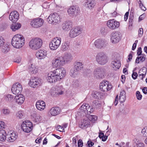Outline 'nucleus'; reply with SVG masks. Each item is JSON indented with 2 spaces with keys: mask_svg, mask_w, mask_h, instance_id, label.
Returning a JSON list of instances; mask_svg holds the SVG:
<instances>
[{
  "mask_svg": "<svg viewBox=\"0 0 147 147\" xmlns=\"http://www.w3.org/2000/svg\"><path fill=\"white\" fill-rule=\"evenodd\" d=\"M4 122L2 121H0V129L4 128Z\"/></svg>",
  "mask_w": 147,
  "mask_h": 147,
  "instance_id": "62",
  "label": "nucleus"
},
{
  "mask_svg": "<svg viewBox=\"0 0 147 147\" xmlns=\"http://www.w3.org/2000/svg\"><path fill=\"white\" fill-rule=\"evenodd\" d=\"M82 28L79 27H76L72 28L70 31L69 36L71 38H74L81 34Z\"/></svg>",
  "mask_w": 147,
  "mask_h": 147,
  "instance_id": "13",
  "label": "nucleus"
},
{
  "mask_svg": "<svg viewBox=\"0 0 147 147\" xmlns=\"http://www.w3.org/2000/svg\"><path fill=\"white\" fill-rule=\"evenodd\" d=\"M113 86L111 83L106 80H104L101 82L99 86L100 89L103 92L109 90Z\"/></svg>",
  "mask_w": 147,
  "mask_h": 147,
  "instance_id": "11",
  "label": "nucleus"
},
{
  "mask_svg": "<svg viewBox=\"0 0 147 147\" xmlns=\"http://www.w3.org/2000/svg\"><path fill=\"white\" fill-rule=\"evenodd\" d=\"M45 103L42 100H39L36 103V108L40 111H42L45 108Z\"/></svg>",
  "mask_w": 147,
  "mask_h": 147,
  "instance_id": "25",
  "label": "nucleus"
},
{
  "mask_svg": "<svg viewBox=\"0 0 147 147\" xmlns=\"http://www.w3.org/2000/svg\"><path fill=\"white\" fill-rule=\"evenodd\" d=\"M107 40L104 38H99L96 40L94 42L95 47L99 49L104 48L107 45Z\"/></svg>",
  "mask_w": 147,
  "mask_h": 147,
  "instance_id": "10",
  "label": "nucleus"
},
{
  "mask_svg": "<svg viewBox=\"0 0 147 147\" xmlns=\"http://www.w3.org/2000/svg\"><path fill=\"white\" fill-rule=\"evenodd\" d=\"M71 27V23L70 21H67L62 25V29L65 31H68Z\"/></svg>",
  "mask_w": 147,
  "mask_h": 147,
  "instance_id": "29",
  "label": "nucleus"
},
{
  "mask_svg": "<svg viewBox=\"0 0 147 147\" xmlns=\"http://www.w3.org/2000/svg\"><path fill=\"white\" fill-rule=\"evenodd\" d=\"M67 12L69 16L75 17L79 13L78 7L74 6H71L68 9Z\"/></svg>",
  "mask_w": 147,
  "mask_h": 147,
  "instance_id": "17",
  "label": "nucleus"
},
{
  "mask_svg": "<svg viewBox=\"0 0 147 147\" xmlns=\"http://www.w3.org/2000/svg\"><path fill=\"white\" fill-rule=\"evenodd\" d=\"M83 142L81 140H79L78 141V146L79 147H82L83 146Z\"/></svg>",
  "mask_w": 147,
  "mask_h": 147,
  "instance_id": "57",
  "label": "nucleus"
},
{
  "mask_svg": "<svg viewBox=\"0 0 147 147\" xmlns=\"http://www.w3.org/2000/svg\"><path fill=\"white\" fill-rule=\"evenodd\" d=\"M42 80L35 77H32L29 83V85L32 87L35 88L40 85L41 84Z\"/></svg>",
  "mask_w": 147,
  "mask_h": 147,
  "instance_id": "16",
  "label": "nucleus"
},
{
  "mask_svg": "<svg viewBox=\"0 0 147 147\" xmlns=\"http://www.w3.org/2000/svg\"><path fill=\"white\" fill-rule=\"evenodd\" d=\"M117 13L116 11H114L113 13H111L110 15L111 17H115L117 15Z\"/></svg>",
  "mask_w": 147,
  "mask_h": 147,
  "instance_id": "58",
  "label": "nucleus"
},
{
  "mask_svg": "<svg viewBox=\"0 0 147 147\" xmlns=\"http://www.w3.org/2000/svg\"><path fill=\"white\" fill-rule=\"evenodd\" d=\"M62 59L65 65L66 63H67L71 61L72 59L71 55L69 53H65L63 57L61 56Z\"/></svg>",
  "mask_w": 147,
  "mask_h": 147,
  "instance_id": "24",
  "label": "nucleus"
},
{
  "mask_svg": "<svg viewBox=\"0 0 147 147\" xmlns=\"http://www.w3.org/2000/svg\"><path fill=\"white\" fill-rule=\"evenodd\" d=\"M36 55L38 59H43L45 58L46 55V51L45 50H39L36 52Z\"/></svg>",
  "mask_w": 147,
  "mask_h": 147,
  "instance_id": "26",
  "label": "nucleus"
},
{
  "mask_svg": "<svg viewBox=\"0 0 147 147\" xmlns=\"http://www.w3.org/2000/svg\"><path fill=\"white\" fill-rule=\"evenodd\" d=\"M21 27V24L19 23H13L11 25V28L13 31H15L19 29Z\"/></svg>",
  "mask_w": 147,
  "mask_h": 147,
  "instance_id": "34",
  "label": "nucleus"
},
{
  "mask_svg": "<svg viewBox=\"0 0 147 147\" xmlns=\"http://www.w3.org/2000/svg\"><path fill=\"white\" fill-rule=\"evenodd\" d=\"M43 23L44 20L42 19L38 18L32 20L30 25L33 28H37L41 27Z\"/></svg>",
  "mask_w": 147,
  "mask_h": 147,
  "instance_id": "12",
  "label": "nucleus"
},
{
  "mask_svg": "<svg viewBox=\"0 0 147 147\" xmlns=\"http://www.w3.org/2000/svg\"><path fill=\"white\" fill-rule=\"evenodd\" d=\"M145 18V15L143 14L140 16L139 18V21H140L143 19Z\"/></svg>",
  "mask_w": 147,
  "mask_h": 147,
  "instance_id": "63",
  "label": "nucleus"
},
{
  "mask_svg": "<svg viewBox=\"0 0 147 147\" xmlns=\"http://www.w3.org/2000/svg\"><path fill=\"white\" fill-rule=\"evenodd\" d=\"M125 92L123 90H122L120 92L119 100L121 103L124 102L126 99Z\"/></svg>",
  "mask_w": 147,
  "mask_h": 147,
  "instance_id": "32",
  "label": "nucleus"
},
{
  "mask_svg": "<svg viewBox=\"0 0 147 147\" xmlns=\"http://www.w3.org/2000/svg\"><path fill=\"white\" fill-rule=\"evenodd\" d=\"M60 109L59 107H55L52 108L48 113V116L50 118L52 116L57 115L60 113Z\"/></svg>",
  "mask_w": 147,
  "mask_h": 147,
  "instance_id": "21",
  "label": "nucleus"
},
{
  "mask_svg": "<svg viewBox=\"0 0 147 147\" xmlns=\"http://www.w3.org/2000/svg\"><path fill=\"white\" fill-rule=\"evenodd\" d=\"M96 5L94 0H86L84 4V6L87 9H93Z\"/></svg>",
  "mask_w": 147,
  "mask_h": 147,
  "instance_id": "22",
  "label": "nucleus"
},
{
  "mask_svg": "<svg viewBox=\"0 0 147 147\" xmlns=\"http://www.w3.org/2000/svg\"><path fill=\"white\" fill-rule=\"evenodd\" d=\"M142 48L140 47H139L138 48V49L137 50V54L138 55V56H140V55H142Z\"/></svg>",
  "mask_w": 147,
  "mask_h": 147,
  "instance_id": "56",
  "label": "nucleus"
},
{
  "mask_svg": "<svg viewBox=\"0 0 147 147\" xmlns=\"http://www.w3.org/2000/svg\"><path fill=\"white\" fill-rule=\"evenodd\" d=\"M4 43V39L1 36H0V47L3 45V44Z\"/></svg>",
  "mask_w": 147,
  "mask_h": 147,
  "instance_id": "55",
  "label": "nucleus"
},
{
  "mask_svg": "<svg viewBox=\"0 0 147 147\" xmlns=\"http://www.w3.org/2000/svg\"><path fill=\"white\" fill-rule=\"evenodd\" d=\"M50 93L52 96L57 97L63 94L64 88L62 85L55 86L52 87Z\"/></svg>",
  "mask_w": 147,
  "mask_h": 147,
  "instance_id": "4",
  "label": "nucleus"
},
{
  "mask_svg": "<svg viewBox=\"0 0 147 147\" xmlns=\"http://www.w3.org/2000/svg\"><path fill=\"white\" fill-rule=\"evenodd\" d=\"M129 16V12H127L124 16V20L125 21H126L128 19Z\"/></svg>",
  "mask_w": 147,
  "mask_h": 147,
  "instance_id": "61",
  "label": "nucleus"
},
{
  "mask_svg": "<svg viewBox=\"0 0 147 147\" xmlns=\"http://www.w3.org/2000/svg\"><path fill=\"white\" fill-rule=\"evenodd\" d=\"M3 113L5 115L9 113V110L7 109H3Z\"/></svg>",
  "mask_w": 147,
  "mask_h": 147,
  "instance_id": "59",
  "label": "nucleus"
},
{
  "mask_svg": "<svg viewBox=\"0 0 147 147\" xmlns=\"http://www.w3.org/2000/svg\"><path fill=\"white\" fill-rule=\"evenodd\" d=\"M69 44L68 41H65L62 45L61 50L63 51L67 50L69 48Z\"/></svg>",
  "mask_w": 147,
  "mask_h": 147,
  "instance_id": "37",
  "label": "nucleus"
},
{
  "mask_svg": "<svg viewBox=\"0 0 147 147\" xmlns=\"http://www.w3.org/2000/svg\"><path fill=\"white\" fill-rule=\"evenodd\" d=\"M83 64L82 63L77 62L75 63L74 68L79 71L83 68Z\"/></svg>",
  "mask_w": 147,
  "mask_h": 147,
  "instance_id": "38",
  "label": "nucleus"
},
{
  "mask_svg": "<svg viewBox=\"0 0 147 147\" xmlns=\"http://www.w3.org/2000/svg\"><path fill=\"white\" fill-rule=\"evenodd\" d=\"M120 33L118 32H115L112 33L111 36V41L114 44L118 42L120 40Z\"/></svg>",
  "mask_w": 147,
  "mask_h": 147,
  "instance_id": "18",
  "label": "nucleus"
},
{
  "mask_svg": "<svg viewBox=\"0 0 147 147\" xmlns=\"http://www.w3.org/2000/svg\"><path fill=\"white\" fill-rule=\"evenodd\" d=\"M31 116L34 118L36 122H38L41 120V116L38 115H37L35 113H34L32 114Z\"/></svg>",
  "mask_w": 147,
  "mask_h": 147,
  "instance_id": "41",
  "label": "nucleus"
},
{
  "mask_svg": "<svg viewBox=\"0 0 147 147\" xmlns=\"http://www.w3.org/2000/svg\"><path fill=\"white\" fill-rule=\"evenodd\" d=\"M144 144L142 142H140L137 144V147H144Z\"/></svg>",
  "mask_w": 147,
  "mask_h": 147,
  "instance_id": "60",
  "label": "nucleus"
},
{
  "mask_svg": "<svg viewBox=\"0 0 147 147\" xmlns=\"http://www.w3.org/2000/svg\"><path fill=\"white\" fill-rule=\"evenodd\" d=\"M105 28L104 27H102L101 28L100 32L102 34H104L105 33Z\"/></svg>",
  "mask_w": 147,
  "mask_h": 147,
  "instance_id": "64",
  "label": "nucleus"
},
{
  "mask_svg": "<svg viewBox=\"0 0 147 147\" xmlns=\"http://www.w3.org/2000/svg\"><path fill=\"white\" fill-rule=\"evenodd\" d=\"M97 62L101 65H104L108 61V58L107 55L103 52L98 53L96 56Z\"/></svg>",
  "mask_w": 147,
  "mask_h": 147,
  "instance_id": "6",
  "label": "nucleus"
},
{
  "mask_svg": "<svg viewBox=\"0 0 147 147\" xmlns=\"http://www.w3.org/2000/svg\"><path fill=\"white\" fill-rule=\"evenodd\" d=\"M18 95V96H15V98L16 100V102L18 104L21 105L24 102L25 100V98L24 96L22 94H19Z\"/></svg>",
  "mask_w": 147,
  "mask_h": 147,
  "instance_id": "28",
  "label": "nucleus"
},
{
  "mask_svg": "<svg viewBox=\"0 0 147 147\" xmlns=\"http://www.w3.org/2000/svg\"><path fill=\"white\" fill-rule=\"evenodd\" d=\"M19 14L16 11L11 12L9 18V20L12 22H14L18 20L19 18Z\"/></svg>",
  "mask_w": 147,
  "mask_h": 147,
  "instance_id": "23",
  "label": "nucleus"
},
{
  "mask_svg": "<svg viewBox=\"0 0 147 147\" xmlns=\"http://www.w3.org/2000/svg\"><path fill=\"white\" fill-rule=\"evenodd\" d=\"M62 58L61 57L55 58L52 61L53 66L54 67L57 68L63 66L64 65Z\"/></svg>",
  "mask_w": 147,
  "mask_h": 147,
  "instance_id": "19",
  "label": "nucleus"
},
{
  "mask_svg": "<svg viewBox=\"0 0 147 147\" xmlns=\"http://www.w3.org/2000/svg\"><path fill=\"white\" fill-rule=\"evenodd\" d=\"M17 134L13 130L9 131L7 134V140L9 142H12L14 141L17 138Z\"/></svg>",
  "mask_w": 147,
  "mask_h": 147,
  "instance_id": "20",
  "label": "nucleus"
},
{
  "mask_svg": "<svg viewBox=\"0 0 147 147\" xmlns=\"http://www.w3.org/2000/svg\"><path fill=\"white\" fill-rule=\"evenodd\" d=\"M3 46L1 49L2 51L5 53H6L9 51V48L7 44H3Z\"/></svg>",
  "mask_w": 147,
  "mask_h": 147,
  "instance_id": "42",
  "label": "nucleus"
},
{
  "mask_svg": "<svg viewBox=\"0 0 147 147\" xmlns=\"http://www.w3.org/2000/svg\"><path fill=\"white\" fill-rule=\"evenodd\" d=\"M14 97L11 95L8 94L5 97V99L7 100L11 101L13 100Z\"/></svg>",
  "mask_w": 147,
  "mask_h": 147,
  "instance_id": "47",
  "label": "nucleus"
},
{
  "mask_svg": "<svg viewBox=\"0 0 147 147\" xmlns=\"http://www.w3.org/2000/svg\"><path fill=\"white\" fill-rule=\"evenodd\" d=\"M66 72V69L63 67L57 68L48 73L47 80L50 83L56 82L65 76Z\"/></svg>",
  "mask_w": 147,
  "mask_h": 147,
  "instance_id": "1",
  "label": "nucleus"
},
{
  "mask_svg": "<svg viewBox=\"0 0 147 147\" xmlns=\"http://www.w3.org/2000/svg\"><path fill=\"white\" fill-rule=\"evenodd\" d=\"M89 125V122L87 120L84 119L80 125V127L82 129L87 128Z\"/></svg>",
  "mask_w": 147,
  "mask_h": 147,
  "instance_id": "35",
  "label": "nucleus"
},
{
  "mask_svg": "<svg viewBox=\"0 0 147 147\" xmlns=\"http://www.w3.org/2000/svg\"><path fill=\"white\" fill-rule=\"evenodd\" d=\"M56 130L60 132L63 131L64 129L63 127L60 125H58L56 127Z\"/></svg>",
  "mask_w": 147,
  "mask_h": 147,
  "instance_id": "52",
  "label": "nucleus"
},
{
  "mask_svg": "<svg viewBox=\"0 0 147 147\" xmlns=\"http://www.w3.org/2000/svg\"><path fill=\"white\" fill-rule=\"evenodd\" d=\"M29 71L32 74H36L38 72V68L35 65L31 64L29 68Z\"/></svg>",
  "mask_w": 147,
  "mask_h": 147,
  "instance_id": "33",
  "label": "nucleus"
},
{
  "mask_svg": "<svg viewBox=\"0 0 147 147\" xmlns=\"http://www.w3.org/2000/svg\"><path fill=\"white\" fill-rule=\"evenodd\" d=\"M111 64L112 67L115 70L119 69L121 66L120 61L119 60L117 59L113 61Z\"/></svg>",
  "mask_w": 147,
  "mask_h": 147,
  "instance_id": "27",
  "label": "nucleus"
},
{
  "mask_svg": "<svg viewBox=\"0 0 147 147\" xmlns=\"http://www.w3.org/2000/svg\"><path fill=\"white\" fill-rule=\"evenodd\" d=\"M87 110V112H86L85 114H90L92 112H93V109L91 107L89 106L88 105V107Z\"/></svg>",
  "mask_w": 147,
  "mask_h": 147,
  "instance_id": "48",
  "label": "nucleus"
},
{
  "mask_svg": "<svg viewBox=\"0 0 147 147\" xmlns=\"http://www.w3.org/2000/svg\"><path fill=\"white\" fill-rule=\"evenodd\" d=\"M92 105L94 107L97 108L101 106V102L98 100H94L93 102Z\"/></svg>",
  "mask_w": 147,
  "mask_h": 147,
  "instance_id": "43",
  "label": "nucleus"
},
{
  "mask_svg": "<svg viewBox=\"0 0 147 147\" xmlns=\"http://www.w3.org/2000/svg\"><path fill=\"white\" fill-rule=\"evenodd\" d=\"M146 73V69L144 67L142 69L140 70L138 72L139 77L141 80H143V78H144Z\"/></svg>",
  "mask_w": 147,
  "mask_h": 147,
  "instance_id": "30",
  "label": "nucleus"
},
{
  "mask_svg": "<svg viewBox=\"0 0 147 147\" xmlns=\"http://www.w3.org/2000/svg\"><path fill=\"white\" fill-rule=\"evenodd\" d=\"M7 136L6 133L3 130H0V141H4L5 140Z\"/></svg>",
  "mask_w": 147,
  "mask_h": 147,
  "instance_id": "36",
  "label": "nucleus"
},
{
  "mask_svg": "<svg viewBox=\"0 0 147 147\" xmlns=\"http://www.w3.org/2000/svg\"><path fill=\"white\" fill-rule=\"evenodd\" d=\"M107 26L109 29L113 30L118 28L120 26V23L113 19L108 20L107 22Z\"/></svg>",
  "mask_w": 147,
  "mask_h": 147,
  "instance_id": "14",
  "label": "nucleus"
},
{
  "mask_svg": "<svg viewBox=\"0 0 147 147\" xmlns=\"http://www.w3.org/2000/svg\"><path fill=\"white\" fill-rule=\"evenodd\" d=\"M138 57H137L135 62L138 63H139L140 60L141 62L144 61L146 59L145 55L144 54H142Z\"/></svg>",
  "mask_w": 147,
  "mask_h": 147,
  "instance_id": "39",
  "label": "nucleus"
},
{
  "mask_svg": "<svg viewBox=\"0 0 147 147\" xmlns=\"http://www.w3.org/2000/svg\"><path fill=\"white\" fill-rule=\"evenodd\" d=\"M106 72V69L102 67L96 68L93 72L94 77L97 79H103Z\"/></svg>",
  "mask_w": 147,
  "mask_h": 147,
  "instance_id": "5",
  "label": "nucleus"
},
{
  "mask_svg": "<svg viewBox=\"0 0 147 147\" xmlns=\"http://www.w3.org/2000/svg\"><path fill=\"white\" fill-rule=\"evenodd\" d=\"M88 119L92 122H93L96 120L97 119V117L94 115H90L88 117Z\"/></svg>",
  "mask_w": 147,
  "mask_h": 147,
  "instance_id": "44",
  "label": "nucleus"
},
{
  "mask_svg": "<svg viewBox=\"0 0 147 147\" xmlns=\"http://www.w3.org/2000/svg\"><path fill=\"white\" fill-rule=\"evenodd\" d=\"M141 133L144 136H147V126L145 127L142 130Z\"/></svg>",
  "mask_w": 147,
  "mask_h": 147,
  "instance_id": "46",
  "label": "nucleus"
},
{
  "mask_svg": "<svg viewBox=\"0 0 147 147\" xmlns=\"http://www.w3.org/2000/svg\"><path fill=\"white\" fill-rule=\"evenodd\" d=\"M78 74L79 71L74 67L72 68L70 70L69 74L71 77L76 78L78 76Z\"/></svg>",
  "mask_w": 147,
  "mask_h": 147,
  "instance_id": "31",
  "label": "nucleus"
},
{
  "mask_svg": "<svg viewBox=\"0 0 147 147\" xmlns=\"http://www.w3.org/2000/svg\"><path fill=\"white\" fill-rule=\"evenodd\" d=\"M5 24L2 23L0 24V30L3 31L6 28V26Z\"/></svg>",
  "mask_w": 147,
  "mask_h": 147,
  "instance_id": "53",
  "label": "nucleus"
},
{
  "mask_svg": "<svg viewBox=\"0 0 147 147\" xmlns=\"http://www.w3.org/2000/svg\"><path fill=\"white\" fill-rule=\"evenodd\" d=\"M42 44V40L39 38H36L30 40L29 46L30 48L32 50H36L40 48Z\"/></svg>",
  "mask_w": 147,
  "mask_h": 147,
  "instance_id": "3",
  "label": "nucleus"
},
{
  "mask_svg": "<svg viewBox=\"0 0 147 147\" xmlns=\"http://www.w3.org/2000/svg\"><path fill=\"white\" fill-rule=\"evenodd\" d=\"M21 126L24 131L26 133H29L32 130L33 124L30 121L26 120L23 122Z\"/></svg>",
  "mask_w": 147,
  "mask_h": 147,
  "instance_id": "9",
  "label": "nucleus"
},
{
  "mask_svg": "<svg viewBox=\"0 0 147 147\" xmlns=\"http://www.w3.org/2000/svg\"><path fill=\"white\" fill-rule=\"evenodd\" d=\"M11 90L12 92L16 95L20 94L22 90V85L19 83L17 82L13 85Z\"/></svg>",
  "mask_w": 147,
  "mask_h": 147,
  "instance_id": "15",
  "label": "nucleus"
},
{
  "mask_svg": "<svg viewBox=\"0 0 147 147\" xmlns=\"http://www.w3.org/2000/svg\"><path fill=\"white\" fill-rule=\"evenodd\" d=\"M25 41V38L23 36L18 34L14 35L13 37L11 44L14 48L20 49L24 45Z\"/></svg>",
  "mask_w": 147,
  "mask_h": 147,
  "instance_id": "2",
  "label": "nucleus"
},
{
  "mask_svg": "<svg viewBox=\"0 0 147 147\" xmlns=\"http://www.w3.org/2000/svg\"><path fill=\"white\" fill-rule=\"evenodd\" d=\"M138 77V74L137 73L133 72L132 75V77L134 79H136Z\"/></svg>",
  "mask_w": 147,
  "mask_h": 147,
  "instance_id": "54",
  "label": "nucleus"
},
{
  "mask_svg": "<svg viewBox=\"0 0 147 147\" xmlns=\"http://www.w3.org/2000/svg\"><path fill=\"white\" fill-rule=\"evenodd\" d=\"M60 17L59 14L57 13L51 14L47 19V21L50 24H56L59 22Z\"/></svg>",
  "mask_w": 147,
  "mask_h": 147,
  "instance_id": "8",
  "label": "nucleus"
},
{
  "mask_svg": "<svg viewBox=\"0 0 147 147\" xmlns=\"http://www.w3.org/2000/svg\"><path fill=\"white\" fill-rule=\"evenodd\" d=\"M136 96L138 100H141L142 98V96L140 94V92L139 91H137L136 92Z\"/></svg>",
  "mask_w": 147,
  "mask_h": 147,
  "instance_id": "50",
  "label": "nucleus"
},
{
  "mask_svg": "<svg viewBox=\"0 0 147 147\" xmlns=\"http://www.w3.org/2000/svg\"><path fill=\"white\" fill-rule=\"evenodd\" d=\"M88 107V104L86 103H84L82 105L80 109L81 112H84L85 113L87 112V109Z\"/></svg>",
  "mask_w": 147,
  "mask_h": 147,
  "instance_id": "40",
  "label": "nucleus"
},
{
  "mask_svg": "<svg viewBox=\"0 0 147 147\" xmlns=\"http://www.w3.org/2000/svg\"><path fill=\"white\" fill-rule=\"evenodd\" d=\"M61 41V38L60 37L54 38L49 43V48L52 50H56L59 47Z\"/></svg>",
  "mask_w": 147,
  "mask_h": 147,
  "instance_id": "7",
  "label": "nucleus"
},
{
  "mask_svg": "<svg viewBox=\"0 0 147 147\" xmlns=\"http://www.w3.org/2000/svg\"><path fill=\"white\" fill-rule=\"evenodd\" d=\"M17 116L20 119H22L23 117V112L22 111H20L18 112L17 114Z\"/></svg>",
  "mask_w": 147,
  "mask_h": 147,
  "instance_id": "49",
  "label": "nucleus"
},
{
  "mask_svg": "<svg viewBox=\"0 0 147 147\" xmlns=\"http://www.w3.org/2000/svg\"><path fill=\"white\" fill-rule=\"evenodd\" d=\"M143 33V29L142 28H140L138 30V36L140 37L142 36Z\"/></svg>",
  "mask_w": 147,
  "mask_h": 147,
  "instance_id": "51",
  "label": "nucleus"
},
{
  "mask_svg": "<svg viewBox=\"0 0 147 147\" xmlns=\"http://www.w3.org/2000/svg\"><path fill=\"white\" fill-rule=\"evenodd\" d=\"M94 97L98 99L101 98V94L100 92H96L94 93Z\"/></svg>",
  "mask_w": 147,
  "mask_h": 147,
  "instance_id": "45",
  "label": "nucleus"
}]
</instances>
